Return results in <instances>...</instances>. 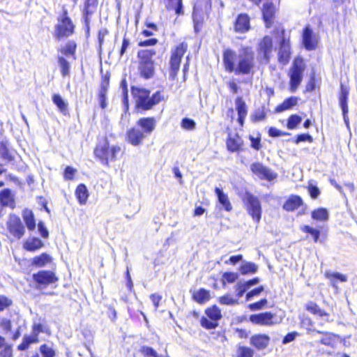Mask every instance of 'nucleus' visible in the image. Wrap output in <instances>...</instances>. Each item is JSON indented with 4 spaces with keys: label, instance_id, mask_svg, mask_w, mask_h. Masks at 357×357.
I'll use <instances>...</instances> for the list:
<instances>
[{
    "label": "nucleus",
    "instance_id": "obj_1",
    "mask_svg": "<svg viewBox=\"0 0 357 357\" xmlns=\"http://www.w3.org/2000/svg\"><path fill=\"white\" fill-rule=\"evenodd\" d=\"M223 64L228 73L235 75H249L255 68V53L250 47H242L238 53L227 49L223 52Z\"/></svg>",
    "mask_w": 357,
    "mask_h": 357
},
{
    "label": "nucleus",
    "instance_id": "obj_2",
    "mask_svg": "<svg viewBox=\"0 0 357 357\" xmlns=\"http://www.w3.org/2000/svg\"><path fill=\"white\" fill-rule=\"evenodd\" d=\"M120 152L121 147L119 146H109L106 139L99 142L94 150L96 157L105 165H107L109 160H115Z\"/></svg>",
    "mask_w": 357,
    "mask_h": 357
},
{
    "label": "nucleus",
    "instance_id": "obj_3",
    "mask_svg": "<svg viewBox=\"0 0 357 357\" xmlns=\"http://www.w3.org/2000/svg\"><path fill=\"white\" fill-rule=\"evenodd\" d=\"M305 66L302 58L294 59L289 72L290 91L295 92L303 80Z\"/></svg>",
    "mask_w": 357,
    "mask_h": 357
},
{
    "label": "nucleus",
    "instance_id": "obj_4",
    "mask_svg": "<svg viewBox=\"0 0 357 357\" xmlns=\"http://www.w3.org/2000/svg\"><path fill=\"white\" fill-rule=\"evenodd\" d=\"M149 93L150 91L146 89H138L136 100V105L138 108L143 110L150 109L162 100L160 91L155 92L151 97L149 96Z\"/></svg>",
    "mask_w": 357,
    "mask_h": 357
},
{
    "label": "nucleus",
    "instance_id": "obj_5",
    "mask_svg": "<svg viewBox=\"0 0 357 357\" xmlns=\"http://www.w3.org/2000/svg\"><path fill=\"white\" fill-rule=\"evenodd\" d=\"M188 44L186 43H181L174 50L172 51L170 58V70H169V79L174 80L178 72L181 59L187 51Z\"/></svg>",
    "mask_w": 357,
    "mask_h": 357
},
{
    "label": "nucleus",
    "instance_id": "obj_6",
    "mask_svg": "<svg viewBox=\"0 0 357 357\" xmlns=\"http://www.w3.org/2000/svg\"><path fill=\"white\" fill-rule=\"evenodd\" d=\"M74 32V25L68 16L67 10L64 9L61 15L58 17V24L55 28V37L58 39L66 38Z\"/></svg>",
    "mask_w": 357,
    "mask_h": 357
},
{
    "label": "nucleus",
    "instance_id": "obj_7",
    "mask_svg": "<svg viewBox=\"0 0 357 357\" xmlns=\"http://www.w3.org/2000/svg\"><path fill=\"white\" fill-rule=\"evenodd\" d=\"M244 202L248 214L255 222L259 223L261 218V206L258 197L246 193Z\"/></svg>",
    "mask_w": 357,
    "mask_h": 357
},
{
    "label": "nucleus",
    "instance_id": "obj_8",
    "mask_svg": "<svg viewBox=\"0 0 357 357\" xmlns=\"http://www.w3.org/2000/svg\"><path fill=\"white\" fill-rule=\"evenodd\" d=\"M8 229L10 234L17 239H20L25 233V228L16 215H10L7 222Z\"/></svg>",
    "mask_w": 357,
    "mask_h": 357
},
{
    "label": "nucleus",
    "instance_id": "obj_9",
    "mask_svg": "<svg viewBox=\"0 0 357 357\" xmlns=\"http://www.w3.org/2000/svg\"><path fill=\"white\" fill-rule=\"evenodd\" d=\"M33 280L39 285L47 286L56 282L57 277L50 271H40L33 275Z\"/></svg>",
    "mask_w": 357,
    "mask_h": 357
},
{
    "label": "nucleus",
    "instance_id": "obj_10",
    "mask_svg": "<svg viewBox=\"0 0 357 357\" xmlns=\"http://www.w3.org/2000/svg\"><path fill=\"white\" fill-rule=\"evenodd\" d=\"M291 54V47L289 38H286L283 34L282 39L280 41V49L278 52V61L282 64H286L289 62Z\"/></svg>",
    "mask_w": 357,
    "mask_h": 357
},
{
    "label": "nucleus",
    "instance_id": "obj_11",
    "mask_svg": "<svg viewBox=\"0 0 357 357\" xmlns=\"http://www.w3.org/2000/svg\"><path fill=\"white\" fill-rule=\"evenodd\" d=\"M251 170L261 179L272 181L276 177L275 174L259 162L253 163L251 165Z\"/></svg>",
    "mask_w": 357,
    "mask_h": 357
},
{
    "label": "nucleus",
    "instance_id": "obj_12",
    "mask_svg": "<svg viewBox=\"0 0 357 357\" xmlns=\"http://www.w3.org/2000/svg\"><path fill=\"white\" fill-rule=\"evenodd\" d=\"M274 314L271 312H262L250 316V321L255 324L261 326H272L276 322L273 321Z\"/></svg>",
    "mask_w": 357,
    "mask_h": 357
},
{
    "label": "nucleus",
    "instance_id": "obj_13",
    "mask_svg": "<svg viewBox=\"0 0 357 357\" xmlns=\"http://www.w3.org/2000/svg\"><path fill=\"white\" fill-rule=\"evenodd\" d=\"M317 39L310 26H306L303 33V44L307 50H315L317 45Z\"/></svg>",
    "mask_w": 357,
    "mask_h": 357
},
{
    "label": "nucleus",
    "instance_id": "obj_14",
    "mask_svg": "<svg viewBox=\"0 0 357 357\" xmlns=\"http://www.w3.org/2000/svg\"><path fill=\"white\" fill-rule=\"evenodd\" d=\"M137 128L144 132L145 135H149L155 130L156 126V121L154 118L147 117L141 118L137 121Z\"/></svg>",
    "mask_w": 357,
    "mask_h": 357
},
{
    "label": "nucleus",
    "instance_id": "obj_15",
    "mask_svg": "<svg viewBox=\"0 0 357 357\" xmlns=\"http://www.w3.org/2000/svg\"><path fill=\"white\" fill-rule=\"evenodd\" d=\"M146 137L139 128H132L127 132V140L133 146L139 145Z\"/></svg>",
    "mask_w": 357,
    "mask_h": 357
},
{
    "label": "nucleus",
    "instance_id": "obj_16",
    "mask_svg": "<svg viewBox=\"0 0 357 357\" xmlns=\"http://www.w3.org/2000/svg\"><path fill=\"white\" fill-rule=\"evenodd\" d=\"M250 18L246 14H240L234 23V30L237 33H245L249 31Z\"/></svg>",
    "mask_w": 357,
    "mask_h": 357
},
{
    "label": "nucleus",
    "instance_id": "obj_17",
    "mask_svg": "<svg viewBox=\"0 0 357 357\" xmlns=\"http://www.w3.org/2000/svg\"><path fill=\"white\" fill-rule=\"evenodd\" d=\"M270 337L264 334L255 335L250 338V344L258 350L264 349L268 347Z\"/></svg>",
    "mask_w": 357,
    "mask_h": 357
},
{
    "label": "nucleus",
    "instance_id": "obj_18",
    "mask_svg": "<svg viewBox=\"0 0 357 357\" xmlns=\"http://www.w3.org/2000/svg\"><path fill=\"white\" fill-rule=\"evenodd\" d=\"M236 109L238 113V122L243 126L244 120L248 114V108L242 97H238L235 101Z\"/></svg>",
    "mask_w": 357,
    "mask_h": 357
},
{
    "label": "nucleus",
    "instance_id": "obj_19",
    "mask_svg": "<svg viewBox=\"0 0 357 357\" xmlns=\"http://www.w3.org/2000/svg\"><path fill=\"white\" fill-rule=\"evenodd\" d=\"M242 144L243 141L238 134H229L226 142L227 148L230 152L238 151Z\"/></svg>",
    "mask_w": 357,
    "mask_h": 357
},
{
    "label": "nucleus",
    "instance_id": "obj_20",
    "mask_svg": "<svg viewBox=\"0 0 357 357\" xmlns=\"http://www.w3.org/2000/svg\"><path fill=\"white\" fill-rule=\"evenodd\" d=\"M272 38L270 36H265L259 45V54H264L266 61L269 59V54L272 51Z\"/></svg>",
    "mask_w": 357,
    "mask_h": 357
},
{
    "label": "nucleus",
    "instance_id": "obj_21",
    "mask_svg": "<svg viewBox=\"0 0 357 357\" xmlns=\"http://www.w3.org/2000/svg\"><path fill=\"white\" fill-rule=\"evenodd\" d=\"M139 70L141 76L145 79H149L153 76V61H139Z\"/></svg>",
    "mask_w": 357,
    "mask_h": 357
},
{
    "label": "nucleus",
    "instance_id": "obj_22",
    "mask_svg": "<svg viewBox=\"0 0 357 357\" xmlns=\"http://www.w3.org/2000/svg\"><path fill=\"white\" fill-rule=\"evenodd\" d=\"M303 204L301 197L297 195L290 196L283 205V208L287 211H293Z\"/></svg>",
    "mask_w": 357,
    "mask_h": 357
},
{
    "label": "nucleus",
    "instance_id": "obj_23",
    "mask_svg": "<svg viewBox=\"0 0 357 357\" xmlns=\"http://www.w3.org/2000/svg\"><path fill=\"white\" fill-rule=\"evenodd\" d=\"M215 192L218 197V202L222 205V208H224L226 211H231L232 210V206L227 195L218 187L215 188Z\"/></svg>",
    "mask_w": 357,
    "mask_h": 357
},
{
    "label": "nucleus",
    "instance_id": "obj_24",
    "mask_svg": "<svg viewBox=\"0 0 357 357\" xmlns=\"http://www.w3.org/2000/svg\"><path fill=\"white\" fill-rule=\"evenodd\" d=\"M314 331L317 332V333L323 334L324 336L320 340V343L326 345L330 346L332 347H334L336 342L337 339L339 337L338 335L328 332L325 331H321L317 330H313Z\"/></svg>",
    "mask_w": 357,
    "mask_h": 357
},
{
    "label": "nucleus",
    "instance_id": "obj_25",
    "mask_svg": "<svg viewBox=\"0 0 357 357\" xmlns=\"http://www.w3.org/2000/svg\"><path fill=\"white\" fill-rule=\"evenodd\" d=\"M325 277L330 280L331 284L333 288L337 289V281L344 282L347 280V277L345 275L341 274L337 272L326 271Z\"/></svg>",
    "mask_w": 357,
    "mask_h": 357
},
{
    "label": "nucleus",
    "instance_id": "obj_26",
    "mask_svg": "<svg viewBox=\"0 0 357 357\" xmlns=\"http://www.w3.org/2000/svg\"><path fill=\"white\" fill-rule=\"evenodd\" d=\"M43 246V241L40 238L36 237H32L26 239L23 245L24 248L26 250L30 252L36 251L41 248Z\"/></svg>",
    "mask_w": 357,
    "mask_h": 357
},
{
    "label": "nucleus",
    "instance_id": "obj_27",
    "mask_svg": "<svg viewBox=\"0 0 357 357\" xmlns=\"http://www.w3.org/2000/svg\"><path fill=\"white\" fill-rule=\"evenodd\" d=\"M0 204L3 206L14 207V199L9 189L0 192Z\"/></svg>",
    "mask_w": 357,
    "mask_h": 357
},
{
    "label": "nucleus",
    "instance_id": "obj_28",
    "mask_svg": "<svg viewBox=\"0 0 357 357\" xmlns=\"http://www.w3.org/2000/svg\"><path fill=\"white\" fill-rule=\"evenodd\" d=\"M298 98L291 96L290 98H287L283 101L282 104L277 106L275 109V112L278 113L282 112L285 110H288L291 109L293 107L297 105L298 103Z\"/></svg>",
    "mask_w": 357,
    "mask_h": 357
},
{
    "label": "nucleus",
    "instance_id": "obj_29",
    "mask_svg": "<svg viewBox=\"0 0 357 357\" xmlns=\"http://www.w3.org/2000/svg\"><path fill=\"white\" fill-rule=\"evenodd\" d=\"M52 257L47 253H43L38 256L34 257L32 259L31 264L34 266L40 268L45 266L46 264L50 263Z\"/></svg>",
    "mask_w": 357,
    "mask_h": 357
},
{
    "label": "nucleus",
    "instance_id": "obj_30",
    "mask_svg": "<svg viewBox=\"0 0 357 357\" xmlns=\"http://www.w3.org/2000/svg\"><path fill=\"white\" fill-rule=\"evenodd\" d=\"M348 96V89L344 85L341 84L340 93L339 96V104L342 109V111L349 112L347 106Z\"/></svg>",
    "mask_w": 357,
    "mask_h": 357
},
{
    "label": "nucleus",
    "instance_id": "obj_31",
    "mask_svg": "<svg viewBox=\"0 0 357 357\" xmlns=\"http://www.w3.org/2000/svg\"><path fill=\"white\" fill-rule=\"evenodd\" d=\"M75 195L80 204H86L89 193L85 185L79 184L76 188Z\"/></svg>",
    "mask_w": 357,
    "mask_h": 357
},
{
    "label": "nucleus",
    "instance_id": "obj_32",
    "mask_svg": "<svg viewBox=\"0 0 357 357\" xmlns=\"http://www.w3.org/2000/svg\"><path fill=\"white\" fill-rule=\"evenodd\" d=\"M22 217L27 228L33 231L36 227V222L33 213L31 210L25 209L23 211Z\"/></svg>",
    "mask_w": 357,
    "mask_h": 357
},
{
    "label": "nucleus",
    "instance_id": "obj_33",
    "mask_svg": "<svg viewBox=\"0 0 357 357\" xmlns=\"http://www.w3.org/2000/svg\"><path fill=\"white\" fill-rule=\"evenodd\" d=\"M166 8L169 10H174L178 15L183 13L182 0H167Z\"/></svg>",
    "mask_w": 357,
    "mask_h": 357
},
{
    "label": "nucleus",
    "instance_id": "obj_34",
    "mask_svg": "<svg viewBox=\"0 0 357 357\" xmlns=\"http://www.w3.org/2000/svg\"><path fill=\"white\" fill-rule=\"evenodd\" d=\"M263 17L266 23L270 22L273 17L275 13V7L273 2H266L264 4Z\"/></svg>",
    "mask_w": 357,
    "mask_h": 357
},
{
    "label": "nucleus",
    "instance_id": "obj_35",
    "mask_svg": "<svg viewBox=\"0 0 357 357\" xmlns=\"http://www.w3.org/2000/svg\"><path fill=\"white\" fill-rule=\"evenodd\" d=\"M12 354L11 346L6 343L3 337L0 336V357H12Z\"/></svg>",
    "mask_w": 357,
    "mask_h": 357
},
{
    "label": "nucleus",
    "instance_id": "obj_36",
    "mask_svg": "<svg viewBox=\"0 0 357 357\" xmlns=\"http://www.w3.org/2000/svg\"><path fill=\"white\" fill-rule=\"evenodd\" d=\"M52 102L56 105L61 112L64 114L66 113L68 104L59 94H54L52 96Z\"/></svg>",
    "mask_w": 357,
    "mask_h": 357
},
{
    "label": "nucleus",
    "instance_id": "obj_37",
    "mask_svg": "<svg viewBox=\"0 0 357 357\" xmlns=\"http://www.w3.org/2000/svg\"><path fill=\"white\" fill-rule=\"evenodd\" d=\"M38 342V339H36L31 334L29 335H24L22 342L17 346V349L19 351H24L31 344L37 343Z\"/></svg>",
    "mask_w": 357,
    "mask_h": 357
},
{
    "label": "nucleus",
    "instance_id": "obj_38",
    "mask_svg": "<svg viewBox=\"0 0 357 357\" xmlns=\"http://www.w3.org/2000/svg\"><path fill=\"white\" fill-rule=\"evenodd\" d=\"M312 218L314 220L319 221H325L328 219V211L325 208H320L312 212Z\"/></svg>",
    "mask_w": 357,
    "mask_h": 357
},
{
    "label": "nucleus",
    "instance_id": "obj_39",
    "mask_svg": "<svg viewBox=\"0 0 357 357\" xmlns=\"http://www.w3.org/2000/svg\"><path fill=\"white\" fill-rule=\"evenodd\" d=\"M58 62L61 68V73L63 77H66L70 74V63L69 62L62 56H58Z\"/></svg>",
    "mask_w": 357,
    "mask_h": 357
},
{
    "label": "nucleus",
    "instance_id": "obj_40",
    "mask_svg": "<svg viewBox=\"0 0 357 357\" xmlns=\"http://www.w3.org/2000/svg\"><path fill=\"white\" fill-rule=\"evenodd\" d=\"M155 54L153 50H143L138 52L139 61H153L152 57Z\"/></svg>",
    "mask_w": 357,
    "mask_h": 357
},
{
    "label": "nucleus",
    "instance_id": "obj_41",
    "mask_svg": "<svg viewBox=\"0 0 357 357\" xmlns=\"http://www.w3.org/2000/svg\"><path fill=\"white\" fill-rule=\"evenodd\" d=\"M76 50V44L74 41H68L61 50V52L66 56L74 55Z\"/></svg>",
    "mask_w": 357,
    "mask_h": 357
},
{
    "label": "nucleus",
    "instance_id": "obj_42",
    "mask_svg": "<svg viewBox=\"0 0 357 357\" xmlns=\"http://www.w3.org/2000/svg\"><path fill=\"white\" fill-rule=\"evenodd\" d=\"M254 350L245 346H238L236 357H253Z\"/></svg>",
    "mask_w": 357,
    "mask_h": 357
},
{
    "label": "nucleus",
    "instance_id": "obj_43",
    "mask_svg": "<svg viewBox=\"0 0 357 357\" xmlns=\"http://www.w3.org/2000/svg\"><path fill=\"white\" fill-rule=\"evenodd\" d=\"M193 297L196 301L199 303H202L209 299L210 295L208 291L204 289H200L194 294Z\"/></svg>",
    "mask_w": 357,
    "mask_h": 357
},
{
    "label": "nucleus",
    "instance_id": "obj_44",
    "mask_svg": "<svg viewBox=\"0 0 357 357\" xmlns=\"http://www.w3.org/2000/svg\"><path fill=\"white\" fill-rule=\"evenodd\" d=\"M240 271L243 275L255 273L257 271V266L252 262H245L241 266Z\"/></svg>",
    "mask_w": 357,
    "mask_h": 357
},
{
    "label": "nucleus",
    "instance_id": "obj_45",
    "mask_svg": "<svg viewBox=\"0 0 357 357\" xmlns=\"http://www.w3.org/2000/svg\"><path fill=\"white\" fill-rule=\"evenodd\" d=\"M301 121L302 118L300 116L297 114H292L287 120V127L289 130L295 129Z\"/></svg>",
    "mask_w": 357,
    "mask_h": 357
},
{
    "label": "nucleus",
    "instance_id": "obj_46",
    "mask_svg": "<svg viewBox=\"0 0 357 357\" xmlns=\"http://www.w3.org/2000/svg\"><path fill=\"white\" fill-rule=\"evenodd\" d=\"M206 314L210 319L215 320L216 322L221 318L220 310L215 306L206 310Z\"/></svg>",
    "mask_w": 357,
    "mask_h": 357
},
{
    "label": "nucleus",
    "instance_id": "obj_47",
    "mask_svg": "<svg viewBox=\"0 0 357 357\" xmlns=\"http://www.w3.org/2000/svg\"><path fill=\"white\" fill-rule=\"evenodd\" d=\"M307 311L319 317L327 316V313L322 310L317 304L311 303L306 307Z\"/></svg>",
    "mask_w": 357,
    "mask_h": 357
},
{
    "label": "nucleus",
    "instance_id": "obj_48",
    "mask_svg": "<svg viewBox=\"0 0 357 357\" xmlns=\"http://www.w3.org/2000/svg\"><path fill=\"white\" fill-rule=\"evenodd\" d=\"M47 328L43 324L39 323H34L32 326L31 335L36 338L38 339V335L40 333H46Z\"/></svg>",
    "mask_w": 357,
    "mask_h": 357
},
{
    "label": "nucleus",
    "instance_id": "obj_49",
    "mask_svg": "<svg viewBox=\"0 0 357 357\" xmlns=\"http://www.w3.org/2000/svg\"><path fill=\"white\" fill-rule=\"evenodd\" d=\"M302 231L312 235L314 242H317L320 236L319 230L310 227V226L305 225L302 227Z\"/></svg>",
    "mask_w": 357,
    "mask_h": 357
},
{
    "label": "nucleus",
    "instance_id": "obj_50",
    "mask_svg": "<svg viewBox=\"0 0 357 357\" xmlns=\"http://www.w3.org/2000/svg\"><path fill=\"white\" fill-rule=\"evenodd\" d=\"M141 352L144 356V357H169L167 356H159L153 348L149 347H142L141 349Z\"/></svg>",
    "mask_w": 357,
    "mask_h": 357
},
{
    "label": "nucleus",
    "instance_id": "obj_51",
    "mask_svg": "<svg viewBox=\"0 0 357 357\" xmlns=\"http://www.w3.org/2000/svg\"><path fill=\"white\" fill-rule=\"evenodd\" d=\"M201 325L206 329H213L218 326V322L215 320L210 319L208 317H202L201 319Z\"/></svg>",
    "mask_w": 357,
    "mask_h": 357
},
{
    "label": "nucleus",
    "instance_id": "obj_52",
    "mask_svg": "<svg viewBox=\"0 0 357 357\" xmlns=\"http://www.w3.org/2000/svg\"><path fill=\"white\" fill-rule=\"evenodd\" d=\"M249 288L247 287V285L245 284L244 282H238L235 285V290L236 292V296L238 298H241L243 296L244 293Z\"/></svg>",
    "mask_w": 357,
    "mask_h": 357
},
{
    "label": "nucleus",
    "instance_id": "obj_53",
    "mask_svg": "<svg viewBox=\"0 0 357 357\" xmlns=\"http://www.w3.org/2000/svg\"><path fill=\"white\" fill-rule=\"evenodd\" d=\"M40 351L43 357H54L55 352L52 348L46 344H43L40 347Z\"/></svg>",
    "mask_w": 357,
    "mask_h": 357
},
{
    "label": "nucleus",
    "instance_id": "obj_54",
    "mask_svg": "<svg viewBox=\"0 0 357 357\" xmlns=\"http://www.w3.org/2000/svg\"><path fill=\"white\" fill-rule=\"evenodd\" d=\"M195 122L191 119L184 118L181 121V127L185 130H192L195 128Z\"/></svg>",
    "mask_w": 357,
    "mask_h": 357
},
{
    "label": "nucleus",
    "instance_id": "obj_55",
    "mask_svg": "<svg viewBox=\"0 0 357 357\" xmlns=\"http://www.w3.org/2000/svg\"><path fill=\"white\" fill-rule=\"evenodd\" d=\"M120 87L123 93V102L124 105L128 107V94L126 80L124 79L121 81Z\"/></svg>",
    "mask_w": 357,
    "mask_h": 357
},
{
    "label": "nucleus",
    "instance_id": "obj_56",
    "mask_svg": "<svg viewBox=\"0 0 357 357\" xmlns=\"http://www.w3.org/2000/svg\"><path fill=\"white\" fill-rule=\"evenodd\" d=\"M238 278V274L233 272H226L222 275L223 282L225 281L229 283L235 282Z\"/></svg>",
    "mask_w": 357,
    "mask_h": 357
},
{
    "label": "nucleus",
    "instance_id": "obj_57",
    "mask_svg": "<svg viewBox=\"0 0 357 357\" xmlns=\"http://www.w3.org/2000/svg\"><path fill=\"white\" fill-rule=\"evenodd\" d=\"M267 300L266 298H263L259 302H256L254 303H251L248 305V307L250 310H259L263 309V307L267 304Z\"/></svg>",
    "mask_w": 357,
    "mask_h": 357
},
{
    "label": "nucleus",
    "instance_id": "obj_58",
    "mask_svg": "<svg viewBox=\"0 0 357 357\" xmlns=\"http://www.w3.org/2000/svg\"><path fill=\"white\" fill-rule=\"evenodd\" d=\"M12 305V301L5 296L0 295V312Z\"/></svg>",
    "mask_w": 357,
    "mask_h": 357
},
{
    "label": "nucleus",
    "instance_id": "obj_59",
    "mask_svg": "<svg viewBox=\"0 0 357 357\" xmlns=\"http://www.w3.org/2000/svg\"><path fill=\"white\" fill-rule=\"evenodd\" d=\"M220 303L224 305H236L238 303V301L233 298L230 295H225L220 298Z\"/></svg>",
    "mask_w": 357,
    "mask_h": 357
},
{
    "label": "nucleus",
    "instance_id": "obj_60",
    "mask_svg": "<svg viewBox=\"0 0 357 357\" xmlns=\"http://www.w3.org/2000/svg\"><path fill=\"white\" fill-rule=\"evenodd\" d=\"M76 172L77 169L70 166L66 167L63 174L64 178L66 180H73Z\"/></svg>",
    "mask_w": 357,
    "mask_h": 357
},
{
    "label": "nucleus",
    "instance_id": "obj_61",
    "mask_svg": "<svg viewBox=\"0 0 357 357\" xmlns=\"http://www.w3.org/2000/svg\"><path fill=\"white\" fill-rule=\"evenodd\" d=\"M264 287L260 286L249 292L246 294V301H250L252 297L258 296L264 291Z\"/></svg>",
    "mask_w": 357,
    "mask_h": 357
},
{
    "label": "nucleus",
    "instance_id": "obj_62",
    "mask_svg": "<svg viewBox=\"0 0 357 357\" xmlns=\"http://www.w3.org/2000/svg\"><path fill=\"white\" fill-rule=\"evenodd\" d=\"M308 141L310 142H312V137L309 134H301L298 135L296 139L295 140L296 144H299L301 142Z\"/></svg>",
    "mask_w": 357,
    "mask_h": 357
},
{
    "label": "nucleus",
    "instance_id": "obj_63",
    "mask_svg": "<svg viewBox=\"0 0 357 357\" xmlns=\"http://www.w3.org/2000/svg\"><path fill=\"white\" fill-rule=\"evenodd\" d=\"M38 229L43 238H47L49 236V232L43 222H38Z\"/></svg>",
    "mask_w": 357,
    "mask_h": 357
},
{
    "label": "nucleus",
    "instance_id": "obj_64",
    "mask_svg": "<svg viewBox=\"0 0 357 357\" xmlns=\"http://www.w3.org/2000/svg\"><path fill=\"white\" fill-rule=\"evenodd\" d=\"M0 153L3 159H5L8 161H11L13 160V156L12 153L8 150V149L6 147H5V146L3 147L0 150Z\"/></svg>",
    "mask_w": 357,
    "mask_h": 357
}]
</instances>
